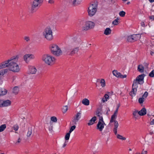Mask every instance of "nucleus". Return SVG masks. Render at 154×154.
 Instances as JSON below:
<instances>
[{
  "instance_id": "c03bdc74",
  "label": "nucleus",
  "mask_w": 154,
  "mask_h": 154,
  "mask_svg": "<svg viewBox=\"0 0 154 154\" xmlns=\"http://www.w3.org/2000/svg\"><path fill=\"white\" fill-rule=\"evenodd\" d=\"M144 100H145L143 99V98H142V97H141V98H140L139 99L138 102H139V103L140 104H141L143 103V102L144 101Z\"/></svg>"
},
{
  "instance_id": "a18cd8bd",
  "label": "nucleus",
  "mask_w": 154,
  "mask_h": 154,
  "mask_svg": "<svg viewBox=\"0 0 154 154\" xmlns=\"http://www.w3.org/2000/svg\"><path fill=\"white\" fill-rule=\"evenodd\" d=\"M149 76L151 77H154V70H153L149 73Z\"/></svg>"
},
{
  "instance_id": "72a5a7b5",
  "label": "nucleus",
  "mask_w": 154,
  "mask_h": 154,
  "mask_svg": "<svg viewBox=\"0 0 154 154\" xmlns=\"http://www.w3.org/2000/svg\"><path fill=\"white\" fill-rule=\"evenodd\" d=\"M70 133L69 132L66 134L65 137V140L67 141L69 140L70 136Z\"/></svg>"
},
{
  "instance_id": "052dcab7",
  "label": "nucleus",
  "mask_w": 154,
  "mask_h": 154,
  "mask_svg": "<svg viewBox=\"0 0 154 154\" xmlns=\"http://www.w3.org/2000/svg\"><path fill=\"white\" fill-rule=\"evenodd\" d=\"M66 51H68V52H69V47H67L66 48Z\"/></svg>"
},
{
  "instance_id": "7ed1b4c3",
  "label": "nucleus",
  "mask_w": 154,
  "mask_h": 154,
  "mask_svg": "<svg viewBox=\"0 0 154 154\" xmlns=\"http://www.w3.org/2000/svg\"><path fill=\"white\" fill-rule=\"evenodd\" d=\"M42 35L44 38L48 41H50L54 39L53 32L49 26H47L44 29Z\"/></svg>"
},
{
  "instance_id": "e433bc0d",
  "label": "nucleus",
  "mask_w": 154,
  "mask_h": 154,
  "mask_svg": "<svg viewBox=\"0 0 154 154\" xmlns=\"http://www.w3.org/2000/svg\"><path fill=\"white\" fill-rule=\"evenodd\" d=\"M96 115L99 117V119L101 117H103L102 116H101V113L100 112L99 110H97L96 112Z\"/></svg>"
},
{
  "instance_id": "c85d7f7f",
  "label": "nucleus",
  "mask_w": 154,
  "mask_h": 154,
  "mask_svg": "<svg viewBox=\"0 0 154 154\" xmlns=\"http://www.w3.org/2000/svg\"><path fill=\"white\" fill-rule=\"evenodd\" d=\"M82 0H73L72 2V4L73 5H77L80 4Z\"/></svg>"
},
{
  "instance_id": "9b49d317",
  "label": "nucleus",
  "mask_w": 154,
  "mask_h": 154,
  "mask_svg": "<svg viewBox=\"0 0 154 154\" xmlns=\"http://www.w3.org/2000/svg\"><path fill=\"white\" fill-rule=\"evenodd\" d=\"M35 57L34 55L31 54H27L23 56V59L26 62H27L29 60L34 59Z\"/></svg>"
},
{
  "instance_id": "680f3d73",
  "label": "nucleus",
  "mask_w": 154,
  "mask_h": 154,
  "mask_svg": "<svg viewBox=\"0 0 154 154\" xmlns=\"http://www.w3.org/2000/svg\"><path fill=\"white\" fill-rule=\"evenodd\" d=\"M149 2L150 3H152L154 2V0H148Z\"/></svg>"
},
{
  "instance_id": "dca6fc26",
  "label": "nucleus",
  "mask_w": 154,
  "mask_h": 154,
  "mask_svg": "<svg viewBox=\"0 0 154 154\" xmlns=\"http://www.w3.org/2000/svg\"><path fill=\"white\" fill-rule=\"evenodd\" d=\"M146 113V109L144 108H143L140 111L138 112V114L140 116H143L145 115Z\"/></svg>"
},
{
  "instance_id": "20e7f679",
  "label": "nucleus",
  "mask_w": 154,
  "mask_h": 154,
  "mask_svg": "<svg viewBox=\"0 0 154 154\" xmlns=\"http://www.w3.org/2000/svg\"><path fill=\"white\" fill-rule=\"evenodd\" d=\"M49 48L51 53L54 55L56 56H59L62 54V51L56 44H51L50 45Z\"/></svg>"
},
{
  "instance_id": "2eb2a0df",
  "label": "nucleus",
  "mask_w": 154,
  "mask_h": 154,
  "mask_svg": "<svg viewBox=\"0 0 154 154\" xmlns=\"http://www.w3.org/2000/svg\"><path fill=\"white\" fill-rule=\"evenodd\" d=\"M2 106H7L10 105L11 102L9 100H2Z\"/></svg>"
},
{
  "instance_id": "37998d69",
  "label": "nucleus",
  "mask_w": 154,
  "mask_h": 154,
  "mask_svg": "<svg viewBox=\"0 0 154 154\" xmlns=\"http://www.w3.org/2000/svg\"><path fill=\"white\" fill-rule=\"evenodd\" d=\"M119 19L116 18L112 22V24L114 25H117L118 24Z\"/></svg>"
},
{
  "instance_id": "864d4df0",
  "label": "nucleus",
  "mask_w": 154,
  "mask_h": 154,
  "mask_svg": "<svg viewBox=\"0 0 154 154\" xmlns=\"http://www.w3.org/2000/svg\"><path fill=\"white\" fill-rule=\"evenodd\" d=\"M3 107L2 100H0V107Z\"/></svg>"
},
{
  "instance_id": "423d86ee",
  "label": "nucleus",
  "mask_w": 154,
  "mask_h": 154,
  "mask_svg": "<svg viewBox=\"0 0 154 154\" xmlns=\"http://www.w3.org/2000/svg\"><path fill=\"white\" fill-rule=\"evenodd\" d=\"M42 59L43 61L48 65H52L55 60L54 57L48 54L43 55L42 56Z\"/></svg>"
},
{
  "instance_id": "338daca9",
  "label": "nucleus",
  "mask_w": 154,
  "mask_h": 154,
  "mask_svg": "<svg viewBox=\"0 0 154 154\" xmlns=\"http://www.w3.org/2000/svg\"><path fill=\"white\" fill-rule=\"evenodd\" d=\"M131 150H131V149H129V151H131Z\"/></svg>"
},
{
  "instance_id": "ea45409f",
  "label": "nucleus",
  "mask_w": 154,
  "mask_h": 154,
  "mask_svg": "<svg viewBox=\"0 0 154 154\" xmlns=\"http://www.w3.org/2000/svg\"><path fill=\"white\" fill-rule=\"evenodd\" d=\"M148 95V93L147 91H146L144 94L143 95L142 97L143 98L144 100H145L146 98L147 97Z\"/></svg>"
},
{
  "instance_id": "13d9d810",
  "label": "nucleus",
  "mask_w": 154,
  "mask_h": 154,
  "mask_svg": "<svg viewBox=\"0 0 154 154\" xmlns=\"http://www.w3.org/2000/svg\"><path fill=\"white\" fill-rule=\"evenodd\" d=\"M149 18L150 19L154 20V16H151L149 17Z\"/></svg>"
},
{
  "instance_id": "a211bd4d",
  "label": "nucleus",
  "mask_w": 154,
  "mask_h": 154,
  "mask_svg": "<svg viewBox=\"0 0 154 154\" xmlns=\"http://www.w3.org/2000/svg\"><path fill=\"white\" fill-rule=\"evenodd\" d=\"M117 113L115 111L114 114L112 115L111 117V119L110 121V123H112L114 122V121L115 120V119L117 117Z\"/></svg>"
},
{
  "instance_id": "f8f14e48",
  "label": "nucleus",
  "mask_w": 154,
  "mask_h": 154,
  "mask_svg": "<svg viewBox=\"0 0 154 154\" xmlns=\"http://www.w3.org/2000/svg\"><path fill=\"white\" fill-rule=\"evenodd\" d=\"M112 72L113 75L117 77L124 78H126L127 76L126 75H122L120 72H119L116 70H114Z\"/></svg>"
},
{
  "instance_id": "cd10ccee",
  "label": "nucleus",
  "mask_w": 154,
  "mask_h": 154,
  "mask_svg": "<svg viewBox=\"0 0 154 154\" xmlns=\"http://www.w3.org/2000/svg\"><path fill=\"white\" fill-rule=\"evenodd\" d=\"M8 71V69H4L2 70L0 72V80L1 79V78L2 76L5 73H6Z\"/></svg>"
},
{
  "instance_id": "a19ab883",
  "label": "nucleus",
  "mask_w": 154,
  "mask_h": 154,
  "mask_svg": "<svg viewBox=\"0 0 154 154\" xmlns=\"http://www.w3.org/2000/svg\"><path fill=\"white\" fill-rule=\"evenodd\" d=\"M75 128L76 126L74 125L71 127L69 132L71 133L75 129Z\"/></svg>"
},
{
  "instance_id": "4d7b16f0",
  "label": "nucleus",
  "mask_w": 154,
  "mask_h": 154,
  "mask_svg": "<svg viewBox=\"0 0 154 154\" xmlns=\"http://www.w3.org/2000/svg\"><path fill=\"white\" fill-rule=\"evenodd\" d=\"M144 154H147V151H144V149H143L142 151Z\"/></svg>"
},
{
  "instance_id": "393cba45",
  "label": "nucleus",
  "mask_w": 154,
  "mask_h": 154,
  "mask_svg": "<svg viewBox=\"0 0 154 154\" xmlns=\"http://www.w3.org/2000/svg\"><path fill=\"white\" fill-rule=\"evenodd\" d=\"M133 35V37L134 38V41H136L139 39L141 37V35L140 34H134Z\"/></svg>"
},
{
  "instance_id": "f3484780",
  "label": "nucleus",
  "mask_w": 154,
  "mask_h": 154,
  "mask_svg": "<svg viewBox=\"0 0 154 154\" xmlns=\"http://www.w3.org/2000/svg\"><path fill=\"white\" fill-rule=\"evenodd\" d=\"M117 113L115 111L114 114L112 115L111 117V119L110 121V123H112L114 122V121L115 120V119L117 117Z\"/></svg>"
},
{
  "instance_id": "5701e85b",
  "label": "nucleus",
  "mask_w": 154,
  "mask_h": 154,
  "mask_svg": "<svg viewBox=\"0 0 154 154\" xmlns=\"http://www.w3.org/2000/svg\"><path fill=\"white\" fill-rule=\"evenodd\" d=\"M137 70L140 72L142 73L144 71V67L143 66L141 65H139L137 66Z\"/></svg>"
},
{
  "instance_id": "de8ad7c7",
  "label": "nucleus",
  "mask_w": 154,
  "mask_h": 154,
  "mask_svg": "<svg viewBox=\"0 0 154 154\" xmlns=\"http://www.w3.org/2000/svg\"><path fill=\"white\" fill-rule=\"evenodd\" d=\"M24 38V39L26 42H28L29 40V38L28 36H25Z\"/></svg>"
},
{
  "instance_id": "c9c22d12",
  "label": "nucleus",
  "mask_w": 154,
  "mask_h": 154,
  "mask_svg": "<svg viewBox=\"0 0 154 154\" xmlns=\"http://www.w3.org/2000/svg\"><path fill=\"white\" fill-rule=\"evenodd\" d=\"M68 109V107L67 106H64L62 108V111L63 113H65Z\"/></svg>"
},
{
  "instance_id": "f03ea898",
  "label": "nucleus",
  "mask_w": 154,
  "mask_h": 154,
  "mask_svg": "<svg viewBox=\"0 0 154 154\" xmlns=\"http://www.w3.org/2000/svg\"><path fill=\"white\" fill-rule=\"evenodd\" d=\"M145 75L144 74H141L137 76L136 79L134 81L132 85V88L131 91L130 93V95L132 97L135 95L138 87V85L143 84L144 82V78Z\"/></svg>"
},
{
  "instance_id": "ddd939ff",
  "label": "nucleus",
  "mask_w": 154,
  "mask_h": 154,
  "mask_svg": "<svg viewBox=\"0 0 154 154\" xmlns=\"http://www.w3.org/2000/svg\"><path fill=\"white\" fill-rule=\"evenodd\" d=\"M37 71L36 68L34 66L29 67L28 71V73L29 74H35Z\"/></svg>"
},
{
  "instance_id": "e2e57ef3",
  "label": "nucleus",
  "mask_w": 154,
  "mask_h": 154,
  "mask_svg": "<svg viewBox=\"0 0 154 154\" xmlns=\"http://www.w3.org/2000/svg\"><path fill=\"white\" fill-rule=\"evenodd\" d=\"M154 54V53L153 51H151L150 52V54L151 55H152Z\"/></svg>"
},
{
  "instance_id": "2f4dec72",
  "label": "nucleus",
  "mask_w": 154,
  "mask_h": 154,
  "mask_svg": "<svg viewBox=\"0 0 154 154\" xmlns=\"http://www.w3.org/2000/svg\"><path fill=\"white\" fill-rule=\"evenodd\" d=\"M32 133V129L31 128H28V131L27 134V137H30Z\"/></svg>"
},
{
  "instance_id": "6e6d98bb",
  "label": "nucleus",
  "mask_w": 154,
  "mask_h": 154,
  "mask_svg": "<svg viewBox=\"0 0 154 154\" xmlns=\"http://www.w3.org/2000/svg\"><path fill=\"white\" fill-rule=\"evenodd\" d=\"M150 124L151 125L154 124V119H152V120L150 122Z\"/></svg>"
},
{
  "instance_id": "8fccbe9b",
  "label": "nucleus",
  "mask_w": 154,
  "mask_h": 154,
  "mask_svg": "<svg viewBox=\"0 0 154 154\" xmlns=\"http://www.w3.org/2000/svg\"><path fill=\"white\" fill-rule=\"evenodd\" d=\"M21 140L20 138H19L17 141L15 143L16 144H17L21 141Z\"/></svg>"
},
{
  "instance_id": "4be33fe9",
  "label": "nucleus",
  "mask_w": 154,
  "mask_h": 154,
  "mask_svg": "<svg viewBox=\"0 0 154 154\" xmlns=\"http://www.w3.org/2000/svg\"><path fill=\"white\" fill-rule=\"evenodd\" d=\"M82 103L85 106H88L89 104V101L87 98L83 99L82 101Z\"/></svg>"
},
{
  "instance_id": "49530a36",
  "label": "nucleus",
  "mask_w": 154,
  "mask_h": 154,
  "mask_svg": "<svg viewBox=\"0 0 154 154\" xmlns=\"http://www.w3.org/2000/svg\"><path fill=\"white\" fill-rule=\"evenodd\" d=\"M138 112L137 111H135L133 113V115L134 116L137 117V114H138Z\"/></svg>"
},
{
  "instance_id": "0eeeda50",
  "label": "nucleus",
  "mask_w": 154,
  "mask_h": 154,
  "mask_svg": "<svg viewBox=\"0 0 154 154\" xmlns=\"http://www.w3.org/2000/svg\"><path fill=\"white\" fill-rule=\"evenodd\" d=\"M95 24L94 23L90 21L86 22L85 25L82 26V30L87 31L93 28Z\"/></svg>"
},
{
  "instance_id": "1a4fd4ad",
  "label": "nucleus",
  "mask_w": 154,
  "mask_h": 154,
  "mask_svg": "<svg viewBox=\"0 0 154 154\" xmlns=\"http://www.w3.org/2000/svg\"><path fill=\"white\" fill-rule=\"evenodd\" d=\"M82 112L81 111L78 112L73 117L72 119V121L71 123L72 125H76L77 123L80 119L81 116Z\"/></svg>"
},
{
  "instance_id": "aec40b11",
  "label": "nucleus",
  "mask_w": 154,
  "mask_h": 154,
  "mask_svg": "<svg viewBox=\"0 0 154 154\" xmlns=\"http://www.w3.org/2000/svg\"><path fill=\"white\" fill-rule=\"evenodd\" d=\"M7 91L4 88H0V96L5 95L7 93Z\"/></svg>"
},
{
  "instance_id": "58836bf2",
  "label": "nucleus",
  "mask_w": 154,
  "mask_h": 154,
  "mask_svg": "<svg viewBox=\"0 0 154 154\" xmlns=\"http://www.w3.org/2000/svg\"><path fill=\"white\" fill-rule=\"evenodd\" d=\"M12 128L15 131H17L19 128L17 124L14 125Z\"/></svg>"
},
{
  "instance_id": "bb28decb",
  "label": "nucleus",
  "mask_w": 154,
  "mask_h": 154,
  "mask_svg": "<svg viewBox=\"0 0 154 154\" xmlns=\"http://www.w3.org/2000/svg\"><path fill=\"white\" fill-rule=\"evenodd\" d=\"M127 40L128 41L130 42H134V38L133 37V35H132L128 36L127 38Z\"/></svg>"
},
{
  "instance_id": "7c9ffc66",
  "label": "nucleus",
  "mask_w": 154,
  "mask_h": 154,
  "mask_svg": "<svg viewBox=\"0 0 154 154\" xmlns=\"http://www.w3.org/2000/svg\"><path fill=\"white\" fill-rule=\"evenodd\" d=\"M6 126L5 124H3L0 126V132L3 131L6 128Z\"/></svg>"
},
{
  "instance_id": "f257e3e1",
  "label": "nucleus",
  "mask_w": 154,
  "mask_h": 154,
  "mask_svg": "<svg viewBox=\"0 0 154 154\" xmlns=\"http://www.w3.org/2000/svg\"><path fill=\"white\" fill-rule=\"evenodd\" d=\"M18 59L17 56L11 57L10 59L0 63V69L8 67L12 72H17L19 71L20 68L17 63Z\"/></svg>"
},
{
  "instance_id": "4468645a",
  "label": "nucleus",
  "mask_w": 154,
  "mask_h": 154,
  "mask_svg": "<svg viewBox=\"0 0 154 154\" xmlns=\"http://www.w3.org/2000/svg\"><path fill=\"white\" fill-rule=\"evenodd\" d=\"M114 122L115 123L114 127L113 128V132L115 134H117V129L119 126V124L117 121L114 120Z\"/></svg>"
},
{
  "instance_id": "79ce46f5",
  "label": "nucleus",
  "mask_w": 154,
  "mask_h": 154,
  "mask_svg": "<svg viewBox=\"0 0 154 154\" xmlns=\"http://www.w3.org/2000/svg\"><path fill=\"white\" fill-rule=\"evenodd\" d=\"M125 12L123 11H121L119 13V15L122 17H124L125 16Z\"/></svg>"
},
{
  "instance_id": "a878e982",
  "label": "nucleus",
  "mask_w": 154,
  "mask_h": 154,
  "mask_svg": "<svg viewBox=\"0 0 154 154\" xmlns=\"http://www.w3.org/2000/svg\"><path fill=\"white\" fill-rule=\"evenodd\" d=\"M111 30L109 28H106L104 31V33L106 35H108L110 34L111 33Z\"/></svg>"
},
{
  "instance_id": "3c124183",
  "label": "nucleus",
  "mask_w": 154,
  "mask_h": 154,
  "mask_svg": "<svg viewBox=\"0 0 154 154\" xmlns=\"http://www.w3.org/2000/svg\"><path fill=\"white\" fill-rule=\"evenodd\" d=\"M54 2L53 0H49L48 1V3L51 4H53Z\"/></svg>"
},
{
  "instance_id": "39448f33",
  "label": "nucleus",
  "mask_w": 154,
  "mask_h": 154,
  "mask_svg": "<svg viewBox=\"0 0 154 154\" xmlns=\"http://www.w3.org/2000/svg\"><path fill=\"white\" fill-rule=\"evenodd\" d=\"M97 8V3L94 2L91 3L88 8V15L92 17L96 13Z\"/></svg>"
},
{
  "instance_id": "69168bd1",
  "label": "nucleus",
  "mask_w": 154,
  "mask_h": 154,
  "mask_svg": "<svg viewBox=\"0 0 154 154\" xmlns=\"http://www.w3.org/2000/svg\"><path fill=\"white\" fill-rule=\"evenodd\" d=\"M135 154H140V152H136Z\"/></svg>"
},
{
  "instance_id": "5fc2aeb1",
  "label": "nucleus",
  "mask_w": 154,
  "mask_h": 154,
  "mask_svg": "<svg viewBox=\"0 0 154 154\" xmlns=\"http://www.w3.org/2000/svg\"><path fill=\"white\" fill-rule=\"evenodd\" d=\"M116 0H110V2L112 4H114L116 2Z\"/></svg>"
},
{
  "instance_id": "9d476101",
  "label": "nucleus",
  "mask_w": 154,
  "mask_h": 154,
  "mask_svg": "<svg viewBox=\"0 0 154 154\" xmlns=\"http://www.w3.org/2000/svg\"><path fill=\"white\" fill-rule=\"evenodd\" d=\"M43 2V0H33L31 3V8L34 10V8L40 6Z\"/></svg>"
},
{
  "instance_id": "412c9836",
  "label": "nucleus",
  "mask_w": 154,
  "mask_h": 154,
  "mask_svg": "<svg viewBox=\"0 0 154 154\" xmlns=\"http://www.w3.org/2000/svg\"><path fill=\"white\" fill-rule=\"evenodd\" d=\"M79 47H76L74 48L71 51L69 55H72L77 53L79 51Z\"/></svg>"
},
{
  "instance_id": "6e6552de",
  "label": "nucleus",
  "mask_w": 154,
  "mask_h": 154,
  "mask_svg": "<svg viewBox=\"0 0 154 154\" xmlns=\"http://www.w3.org/2000/svg\"><path fill=\"white\" fill-rule=\"evenodd\" d=\"M104 125H106V124L103 121V117H101L99 118L97 125V129L98 130L100 131H102L104 128Z\"/></svg>"
},
{
  "instance_id": "c756f323",
  "label": "nucleus",
  "mask_w": 154,
  "mask_h": 154,
  "mask_svg": "<svg viewBox=\"0 0 154 154\" xmlns=\"http://www.w3.org/2000/svg\"><path fill=\"white\" fill-rule=\"evenodd\" d=\"M100 83L101 84V86L103 88L105 87L106 85V83L104 79H101L100 80Z\"/></svg>"
},
{
  "instance_id": "4c0bfd02",
  "label": "nucleus",
  "mask_w": 154,
  "mask_h": 154,
  "mask_svg": "<svg viewBox=\"0 0 154 154\" xmlns=\"http://www.w3.org/2000/svg\"><path fill=\"white\" fill-rule=\"evenodd\" d=\"M51 120L52 122H56L57 121V118L55 116L51 117Z\"/></svg>"
},
{
  "instance_id": "b1692460",
  "label": "nucleus",
  "mask_w": 154,
  "mask_h": 154,
  "mask_svg": "<svg viewBox=\"0 0 154 154\" xmlns=\"http://www.w3.org/2000/svg\"><path fill=\"white\" fill-rule=\"evenodd\" d=\"M19 91V88L17 86H15L13 88L12 92L15 94H17L18 93Z\"/></svg>"
},
{
  "instance_id": "09e8293b",
  "label": "nucleus",
  "mask_w": 154,
  "mask_h": 154,
  "mask_svg": "<svg viewBox=\"0 0 154 154\" xmlns=\"http://www.w3.org/2000/svg\"><path fill=\"white\" fill-rule=\"evenodd\" d=\"M68 141H66L65 140V142H64V143L63 145V146L62 147L63 148H64L67 145V142H68Z\"/></svg>"
},
{
  "instance_id": "6ab92c4d",
  "label": "nucleus",
  "mask_w": 154,
  "mask_h": 154,
  "mask_svg": "<svg viewBox=\"0 0 154 154\" xmlns=\"http://www.w3.org/2000/svg\"><path fill=\"white\" fill-rule=\"evenodd\" d=\"M96 120V116L93 117L89 121L88 123V125L89 126L93 124Z\"/></svg>"
},
{
  "instance_id": "603ef678",
  "label": "nucleus",
  "mask_w": 154,
  "mask_h": 154,
  "mask_svg": "<svg viewBox=\"0 0 154 154\" xmlns=\"http://www.w3.org/2000/svg\"><path fill=\"white\" fill-rule=\"evenodd\" d=\"M119 106H120L119 105H117V108H116V110H115V112H118V111L119 108Z\"/></svg>"
},
{
  "instance_id": "bf43d9fd",
  "label": "nucleus",
  "mask_w": 154,
  "mask_h": 154,
  "mask_svg": "<svg viewBox=\"0 0 154 154\" xmlns=\"http://www.w3.org/2000/svg\"><path fill=\"white\" fill-rule=\"evenodd\" d=\"M141 26H143V27H144L145 26V24H144V23L143 22H142L141 23Z\"/></svg>"
},
{
  "instance_id": "0e129e2a",
  "label": "nucleus",
  "mask_w": 154,
  "mask_h": 154,
  "mask_svg": "<svg viewBox=\"0 0 154 154\" xmlns=\"http://www.w3.org/2000/svg\"><path fill=\"white\" fill-rule=\"evenodd\" d=\"M150 135H152V134H153V132L152 131V132H151L150 133Z\"/></svg>"
},
{
  "instance_id": "473e14b6",
  "label": "nucleus",
  "mask_w": 154,
  "mask_h": 154,
  "mask_svg": "<svg viewBox=\"0 0 154 154\" xmlns=\"http://www.w3.org/2000/svg\"><path fill=\"white\" fill-rule=\"evenodd\" d=\"M109 97V96L108 95L105 94L102 99V101H103V102H104L106 101H107V99H108Z\"/></svg>"
},
{
  "instance_id": "f704fd0d",
  "label": "nucleus",
  "mask_w": 154,
  "mask_h": 154,
  "mask_svg": "<svg viewBox=\"0 0 154 154\" xmlns=\"http://www.w3.org/2000/svg\"><path fill=\"white\" fill-rule=\"evenodd\" d=\"M117 135V137L118 139L122 140H126V138L124 137H123L119 134H116Z\"/></svg>"
},
{
  "instance_id": "774afa93",
  "label": "nucleus",
  "mask_w": 154,
  "mask_h": 154,
  "mask_svg": "<svg viewBox=\"0 0 154 154\" xmlns=\"http://www.w3.org/2000/svg\"><path fill=\"white\" fill-rule=\"evenodd\" d=\"M130 3V2H127V4L128 5V4H129Z\"/></svg>"
}]
</instances>
